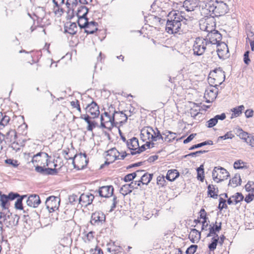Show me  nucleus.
I'll list each match as a JSON object with an SVG mask.
<instances>
[{"label":"nucleus","mask_w":254,"mask_h":254,"mask_svg":"<svg viewBox=\"0 0 254 254\" xmlns=\"http://www.w3.org/2000/svg\"><path fill=\"white\" fill-rule=\"evenodd\" d=\"M41 203L39 196L36 194H31L26 201L27 205L33 208H36Z\"/></svg>","instance_id":"obj_19"},{"label":"nucleus","mask_w":254,"mask_h":254,"mask_svg":"<svg viewBox=\"0 0 254 254\" xmlns=\"http://www.w3.org/2000/svg\"><path fill=\"white\" fill-rule=\"evenodd\" d=\"M127 148L133 151L136 150V146H138V140L135 137H133L129 140L126 141Z\"/></svg>","instance_id":"obj_26"},{"label":"nucleus","mask_w":254,"mask_h":254,"mask_svg":"<svg viewBox=\"0 0 254 254\" xmlns=\"http://www.w3.org/2000/svg\"><path fill=\"white\" fill-rule=\"evenodd\" d=\"M215 19L213 16L203 18L199 21V27L202 31L209 32L215 30Z\"/></svg>","instance_id":"obj_3"},{"label":"nucleus","mask_w":254,"mask_h":254,"mask_svg":"<svg viewBox=\"0 0 254 254\" xmlns=\"http://www.w3.org/2000/svg\"><path fill=\"white\" fill-rule=\"evenodd\" d=\"M65 4L68 9H74L78 4V0H67Z\"/></svg>","instance_id":"obj_43"},{"label":"nucleus","mask_w":254,"mask_h":254,"mask_svg":"<svg viewBox=\"0 0 254 254\" xmlns=\"http://www.w3.org/2000/svg\"><path fill=\"white\" fill-rule=\"evenodd\" d=\"M166 182L165 180V177L164 176H159L157 178V183L158 185H160L162 186H164L166 185V184H165Z\"/></svg>","instance_id":"obj_60"},{"label":"nucleus","mask_w":254,"mask_h":254,"mask_svg":"<svg viewBox=\"0 0 254 254\" xmlns=\"http://www.w3.org/2000/svg\"><path fill=\"white\" fill-rule=\"evenodd\" d=\"M98 24L95 21H89L88 17L84 20L83 23H80L79 24V27L81 29L90 28V27H97Z\"/></svg>","instance_id":"obj_28"},{"label":"nucleus","mask_w":254,"mask_h":254,"mask_svg":"<svg viewBox=\"0 0 254 254\" xmlns=\"http://www.w3.org/2000/svg\"><path fill=\"white\" fill-rule=\"evenodd\" d=\"M207 189L208 194L210 195V196L214 198H217L218 192V189H216L215 186L213 185H209L207 187Z\"/></svg>","instance_id":"obj_34"},{"label":"nucleus","mask_w":254,"mask_h":254,"mask_svg":"<svg viewBox=\"0 0 254 254\" xmlns=\"http://www.w3.org/2000/svg\"><path fill=\"white\" fill-rule=\"evenodd\" d=\"M91 254H104L102 250L98 247H96L94 250H90Z\"/></svg>","instance_id":"obj_64"},{"label":"nucleus","mask_w":254,"mask_h":254,"mask_svg":"<svg viewBox=\"0 0 254 254\" xmlns=\"http://www.w3.org/2000/svg\"><path fill=\"white\" fill-rule=\"evenodd\" d=\"M209 47L204 38L197 37L193 45V54L196 56H201L203 54L207 48L208 49Z\"/></svg>","instance_id":"obj_2"},{"label":"nucleus","mask_w":254,"mask_h":254,"mask_svg":"<svg viewBox=\"0 0 254 254\" xmlns=\"http://www.w3.org/2000/svg\"><path fill=\"white\" fill-rule=\"evenodd\" d=\"M183 9L180 6L176 8V19H181V21L187 20L186 15Z\"/></svg>","instance_id":"obj_37"},{"label":"nucleus","mask_w":254,"mask_h":254,"mask_svg":"<svg viewBox=\"0 0 254 254\" xmlns=\"http://www.w3.org/2000/svg\"><path fill=\"white\" fill-rule=\"evenodd\" d=\"M84 29V33H86L87 35L89 34H93L97 31H98V28L97 27H90V28H86Z\"/></svg>","instance_id":"obj_54"},{"label":"nucleus","mask_w":254,"mask_h":254,"mask_svg":"<svg viewBox=\"0 0 254 254\" xmlns=\"http://www.w3.org/2000/svg\"><path fill=\"white\" fill-rule=\"evenodd\" d=\"M212 178L217 183L227 179L229 176V173L227 171L221 167H215L212 171Z\"/></svg>","instance_id":"obj_7"},{"label":"nucleus","mask_w":254,"mask_h":254,"mask_svg":"<svg viewBox=\"0 0 254 254\" xmlns=\"http://www.w3.org/2000/svg\"><path fill=\"white\" fill-rule=\"evenodd\" d=\"M88 12L89 8L85 5H81L78 8L76 15L78 17L77 22L78 25L81 23V20L87 18Z\"/></svg>","instance_id":"obj_17"},{"label":"nucleus","mask_w":254,"mask_h":254,"mask_svg":"<svg viewBox=\"0 0 254 254\" xmlns=\"http://www.w3.org/2000/svg\"><path fill=\"white\" fill-rule=\"evenodd\" d=\"M85 109L87 112L90 113L92 119L97 118L100 115L99 107L94 101H92L91 103L88 104Z\"/></svg>","instance_id":"obj_12"},{"label":"nucleus","mask_w":254,"mask_h":254,"mask_svg":"<svg viewBox=\"0 0 254 254\" xmlns=\"http://www.w3.org/2000/svg\"><path fill=\"white\" fill-rule=\"evenodd\" d=\"M175 18L170 20L169 19L167 20L166 25V31L170 34H174L173 27L174 26Z\"/></svg>","instance_id":"obj_40"},{"label":"nucleus","mask_w":254,"mask_h":254,"mask_svg":"<svg viewBox=\"0 0 254 254\" xmlns=\"http://www.w3.org/2000/svg\"><path fill=\"white\" fill-rule=\"evenodd\" d=\"M216 237L217 238L213 237L212 238V242L208 245V248L210 251H214L216 248V246L219 241V237L218 235H216Z\"/></svg>","instance_id":"obj_42"},{"label":"nucleus","mask_w":254,"mask_h":254,"mask_svg":"<svg viewBox=\"0 0 254 254\" xmlns=\"http://www.w3.org/2000/svg\"><path fill=\"white\" fill-rule=\"evenodd\" d=\"M231 197L233 199L235 204L242 201L244 199V196L240 192H237L234 195H232Z\"/></svg>","instance_id":"obj_46"},{"label":"nucleus","mask_w":254,"mask_h":254,"mask_svg":"<svg viewBox=\"0 0 254 254\" xmlns=\"http://www.w3.org/2000/svg\"><path fill=\"white\" fill-rule=\"evenodd\" d=\"M107 156L112 157L113 158V161L119 159V155L120 154V152L117 150L116 148H112L109 150L107 152Z\"/></svg>","instance_id":"obj_38"},{"label":"nucleus","mask_w":254,"mask_h":254,"mask_svg":"<svg viewBox=\"0 0 254 254\" xmlns=\"http://www.w3.org/2000/svg\"><path fill=\"white\" fill-rule=\"evenodd\" d=\"M154 129L151 127H144L141 129L140 136L143 142L147 140H151V135Z\"/></svg>","instance_id":"obj_20"},{"label":"nucleus","mask_w":254,"mask_h":254,"mask_svg":"<svg viewBox=\"0 0 254 254\" xmlns=\"http://www.w3.org/2000/svg\"><path fill=\"white\" fill-rule=\"evenodd\" d=\"M234 131L235 134L241 139L244 140L245 142L247 141V140L249 139V136H250V134L247 132L244 131L241 128H236L234 129Z\"/></svg>","instance_id":"obj_31"},{"label":"nucleus","mask_w":254,"mask_h":254,"mask_svg":"<svg viewBox=\"0 0 254 254\" xmlns=\"http://www.w3.org/2000/svg\"><path fill=\"white\" fill-rule=\"evenodd\" d=\"M58 173V170L56 168H45L43 175H55Z\"/></svg>","instance_id":"obj_44"},{"label":"nucleus","mask_w":254,"mask_h":254,"mask_svg":"<svg viewBox=\"0 0 254 254\" xmlns=\"http://www.w3.org/2000/svg\"><path fill=\"white\" fill-rule=\"evenodd\" d=\"M9 200L7 197V195L2 194L1 191H0V205L2 208V210H9L10 206Z\"/></svg>","instance_id":"obj_24"},{"label":"nucleus","mask_w":254,"mask_h":254,"mask_svg":"<svg viewBox=\"0 0 254 254\" xmlns=\"http://www.w3.org/2000/svg\"><path fill=\"white\" fill-rule=\"evenodd\" d=\"M137 147H136V148H137L136 151L135 150V151H131L130 154L131 155H134L137 154H140L146 150L145 145L143 144V145H141V146H139L138 145V146H137Z\"/></svg>","instance_id":"obj_49"},{"label":"nucleus","mask_w":254,"mask_h":254,"mask_svg":"<svg viewBox=\"0 0 254 254\" xmlns=\"http://www.w3.org/2000/svg\"><path fill=\"white\" fill-rule=\"evenodd\" d=\"M247 42L248 41H249L250 40L254 41V33L253 32H252L251 30H247Z\"/></svg>","instance_id":"obj_63"},{"label":"nucleus","mask_w":254,"mask_h":254,"mask_svg":"<svg viewBox=\"0 0 254 254\" xmlns=\"http://www.w3.org/2000/svg\"><path fill=\"white\" fill-rule=\"evenodd\" d=\"M175 169H171L168 171L166 179L169 182H172L175 181Z\"/></svg>","instance_id":"obj_45"},{"label":"nucleus","mask_w":254,"mask_h":254,"mask_svg":"<svg viewBox=\"0 0 254 254\" xmlns=\"http://www.w3.org/2000/svg\"><path fill=\"white\" fill-rule=\"evenodd\" d=\"M175 133L168 131L165 130L163 132V135L164 136V140L165 141L170 142L172 140L175 139Z\"/></svg>","instance_id":"obj_39"},{"label":"nucleus","mask_w":254,"mask_h":254,"mask_svg":"<svg viewBox=\"0 0 254 254\" xmlns=\"http://www.w3.org/2000/svg\"><path fill=\"white\" fill-rule=\"evenodd\" d=\"M61 199L59 197L51 195L46 198L45 205L50 213L59 209Z\"/></svg>","instance_id":"obj_9"},{"label":"nucleus","mask_w":254,"mask_h":254,"mask_svg":"<svg viewBox=\"0 0 254 254\" xmlns=\"http://www.w3.org/2000/svg\"><path fill=\"white\" fill-rule=\"evenodd\" d=\"M204 38L208 44V47H210L213 45H217L220 43L222 36L218 31L214 30L208 32L207 36Z\"/></svg>","instance_id":"obj_6"},{"label":"nucleus","mask_w":254,"mask_h":254,"mask_svg":"<svg viewBox=\"0 0 254 254\" xmlns=\"http://www.w3.org/2000/svg\"><path fill=\"white\" fill-rule=\"evenodd\" d=\"M70 105L73 108H76L79 112H81V110L79 104V101L78 100H76V101H72L70 102Z\"/></svg>","instance_id":"obj_58"},{"label":"nucleus","mask_w":254,"mask_h":254,"mask_svg":"<svg viewBox=\"0 0 254 254\" xmlns=\"http://www.w3.org/2000/svg\"><path fill=\"white\" fill-rule=\"evenodd\" d=\"M14 207L15 209L18 210H23L24 209L23 206L22 201L21 198H17L15 202Z\"/></svg>","instance_id":"obj_52"},{"label":"nucleus","mask_w":254,"mask_h":254,"mask_svg":"<svg viewBox=\"0 0 254 254\" xmlns=\"http://www.w3.org/2000/svg\"><path fill=\"white\" fill-rule=\"evenodd\" d=\"M181 19H176V34H179L180 35L181 33H184V27H185V22H182Z\"/></svg>","instance_id":"obj_32"},{"label":"nucleus","mask_w":254,"mask_h":254,"mask_svg":"<svg viewBox=\"0 0 254 254\" xmlns=\"http://www.w3.org/2000/svg\"><path fill=\"white\" fill-rule=\"evenodd\" d=\"M221 225L222 223L220 222L218 225H214L212 227H210L209 228V233L207 234V237H211L213 235H217L216 234L217 232H219V231L221 229ZM216 238V236L215 237Z\"/></svg>","instance_id":"obj_36"},{"label":"nucleus","mask_w":254,"mask_h":254,"mask_svg":"<svg viewBox=\"0 0 254 254\" xmlns=\"http://www.w3.org/2000/svg\"><path fill=\"white\" fill-rule=\"evenodd\" d=\"M19 217L17 214L12 215L9 210L7 211L6 220L5 222V226L7 228H12L13 226H17L18 224Z\"/></svg>","instance_id":"obj_14"},{"label":"nucleus","mask_w":254,"mask_h":254,"mask_svg":"<svg viewBox=\"0 0 254 254\" xmlns=\"http://www.w3.org/2000/svg\"><path fill=\"white\" fill-rule=\"evenodd\" d=\"M40 157L43 159H46V162L43 163L44 166H48L50 164V160L49 159L51 157L49 155V154L46 152H39L37 153V154L34 155L32 157V160L31 162L33 163H34L35 162H38L40 161V160H37V158Z\"/></svg>","instance_id":"obj_22"},{"label":"nucleus","mask_w":254,"mask_h":254,"mask_svg":"<svg viewBox=\"0 0 254 254\" xmlns=\"http://www.w3.org/2000/svg\"><path fill=\"white\" fill-rule=\"evenodd\" d=\"M80 118L83 119L88 124L87 130L88 131H92L93 128L96 127H98V123L95 121H91L92 117L87 114L81 115Z\"/></svg>","instance_id":"obj_21"},{"label":"nucleus","mask_w":254,"mask_h":254,"mask_svg":"<svg viewBox=\"0 0 254 254\" xmlns=\"http://www.w3.org/2000/svg\"><path fill=\"white\" fill-rule=\"evenodd\" d=\"M10 118L5 113L0 112V128H3L9 122Z\"/></svg>","instance_id":"obj_30"},{"label":"nucleus","mask_w":254,"mask_h":254,"mask_svg":"<svg viewBox=\"0 0 254 254\" xmlns=\"http://www.w3.org/2000/svg\"><path fill=\"white\" fill-rule=\"evenodd\" d=\"M213 16L218 17L225 15L228 11V6L226 2L212 1Z\"/></svg>","instance_id":"obj_8"},{"label":"nucleus","mask_w":254,"mask_h":254,"mask_svg":"<svg viewBox=\"0 0 254 254\" xmlns=\"http://www.w3.org/2000/svg\"><path fill=\"white\" fill-rule=\"evenodd\" d=\"M197 248V245H192L190 246L186 250V254H193Z\"/></svg>","instance_id":"obj_51"},{"label":"nucleus","mask_w":254,"mask_h":254,"mask_svg":"<svg viewBox=\"0 0 254 254\" xmlns=\"http://www.w3.org/2000/svg\"><path fill=\"white\" fill-rule=\"evenodd\" d=\"M254 199V192L249 193L247 195H246L245 201L247 203L251 202Z\"/></svg>","instance_id":"obj_62"},{"label":"nucleus","mask_w":254,"mask_h":254,"mask_svg":"<svg viewBox=\"0 0 254 254\" xmlns=\"http://www.w3.org/2000/svg\"><path fill=\"white\" fill-rule=\"evenodd\" d=\"M216 47L217 55L220 59H224L227 57L229 50L227 45L224 42H221L217 45Z\"/></svg>","instance_id":"obj_18"},{"label":"nucleus","mask_w":254,"mask_h":254,"mask_svg":"<svg viewBox=\"0 0 254 254\" xmlns=\"http://www.w3.org/2000/svg\"><path fill=\"white\" fill-rule=\"evenodd\" d=\"M207 152V151H206V150L197 151L196 152H192V153H190V154H189L188 155H185V157H187L188 156H191V157L198 156L200 154H203V153H206Z\"/></svg>","instance_id":"obj_53"},{"label":"nucleus","mask_w":254,"mask_h":254,"mask_svg":"<svg viewBox=\"0 0 254 254\" xmlns=\"http://www.w3.org/2000/svg\"><path fill=\"white\" fill-rule=\"evenodd\" d=\"M241 179L240 175L239 174H236L234 177L230 180L229 185L233 184L235 185L234 187H236L238 185H241Z\"/></svg>","instance_id":"obj_41"},{"label":"nucleus","mask_w":254,"mask_h":254,"mask_svg":"<svg viewBox=\"0 0 254 254\" xmlns=\"http://www.w3.org/2000/svg\"><path fill=\"white\" fill-rule=\"evenodd\" d=\"M96 195L91 193H82L79 197V203L81 204L82 206H87L91 204Z\"/></svg>","instance_id":"obj_15"},{"label":"nucleus","mask_w":254,"mask_h":254,"mask_svg":"<svg viewBox=\"0 0 254 254\" xmlns=\"http://www.w3.org/2000/svg\"><path fill=\"white\" fill-rule=\"evenodd\" d=\"M114 189L112 185L104 186L99 187L98 190L94 191L96 196L98 194L102 197L109 198L113 195Z\"/></svg>","instance_id":"obj_10"},{"label":"nucleus","mask_w":254,"mask_h":254,"mask_svg":"<svg viewBox=\"0 0 254 254\" xmlns=\"http://www.w3.org/2000/svg\"><path fill=\"white\" fill-rule=\"evenodd\" d=\"M138 181H132L130 184L123 185L120 189V192L124 196L132 192V190L137 189Z\"/></svg>","instance_id":"obj_16"},{"label":"nucleus","mask_w":254,"mask_h":254,"mask_svg":"<svg viewBox=\"0 0 254 254\" xmlns=\"http://www.w3.org/2000/svg\"><path fill=\"white\" fill-rule=\"evenodd\" d=\"M234 137V135L231 133V131L227 132L224 135L220 136L218 137V139H232Z\"/></svg>","instance_id":"obj_61"},{"label":"nucleus","mask_w":254,"mask_h":254,"mask_svg":"<svg viewBox=\"0 0 254 254\" xmlns=\"http://www.w3.org/2000/svg\"><path fill=\"white\" fill-rule=\"evenodd\" d=\"M200 0H185L182 3V1L176 2V8L179 6L182 9H185L187 11H192L198 8Z\"/></svg>","instance_id":"obj_5"},{"label":"nucleus","mask_w":254,"mask_h":254,"mask_svg":"<svg viewBox=\"0 0 254 254\" xmlns=\"http://www.w3.org/2000/svg\"><path fill=\"white\" fill-rule=\"evenodd\" d=\"M210 75H212L213 77H216L217 76L222 77V80L220 81L217 82L214 85H210L206 89L204 97L207 103L212 102L216 99L218 94V88L217 87L219 86V84H221V83L224 81L225 78L224 72L220 68L214 70L213 72L211 73ZM212 80H215V77L208 78L209 83H212Z\"/></svg>","instance_id":"obj_1"},{"label":"nucleus","mask_w":254,"mask_h":254,"mask_svg":"<svg viewBox=\"0 0 254 254\" xmlns=\"http://www.w3.org/2000/svg\"><path fill=\"white\" fill-rule=\"evenodd\" d=\"M7 215V211L6 212H3V210L0 211V222L5 224V221L6 220V217Z\"/></svg>","instance_id":"obj_55"},{"label":"nucleus","mask_w":254,"mask_h":254,"mask_svg":"<svg viewBox=\"0 0 254 254\" xmlns=\"http://www.w3.org/2000/svg\"><path fill=\"white\" fill-rule=\"evenodd\" d=\"M212 1H200L198 7V10L201 15L206 18L213 16Z\"/></svg>","instance_id":"obj_4"},{"label":"nucleus","mask_w":254,"mask_h":254,"mask_svg":"<svg viewBox=\"0 0 254 254\" xmlns=\"http://www.w3.org/2000/svg\"><path fill=\"white\" fill-rule=\"evenodd\" d=\"M190 114L191 117H192L193 119H196V117L197 116L200 117L202 115V114L200 113L199 112H198L197 110L193 109H190Z\"/></svg>","instance_id":"obj_57"},{"label":"nucleus","mask_w":254,"mask_h":254,"mask_svg":"<svg viewBox=\"0 0 254 254\" xmlns=\"http://www.w3.org/2000/svg\"><path fill=\"white\" fill-rule=\"evenodd\" d=\"M246 190L248 192H251L254 193V182H248L245 185Z\"/></svg>","instance_id":"obj_48"},{"label":"nucleus","mask_w":254,"mask_h":254,"mask_svg":"<svg viewBox=\"0 0 254 254\" xmlns=\"http://www.w3.org/2000/svg\"><path fill=\"white\" fill-rule=\"evenodd\" d=\"M153 174L144 173L137 182V186H140V184L147 185L151 181Z\"/></svg>","instance_id":"obj_27"},{"label":"nucleus","mask_w":254,"mask_h":254,"mask_svg":"<svg viewBox=\"0 0 254 254\" xmlns=\"http://www.w3.org/2000/svg\"><path fill=\"white\" fill-rule=\"evenodd\" d=\"M106 221V216L101 211H96L92 214L90 223L92 225L102 224Z\"/></svg>","instance_id":"obj_11"},{"label":"nucleus","mask_w":254,"mask_h":254,"mask_svg":"<svg viewBox=\"0 0 254 254\" xmlns=\"http://www.w3.org/2000/svg\"><path fill=\"white\" fill-rule=\"evenodd\" d=\"M19 196V193L17 192H10L8 195H7V197H8V198L9 200H13L15 199L16 198H18V197Z\"/></svg>","instance_id":"obj_59"},{"label":"nucleus","mask_w":254,"mask_h":254,"mask_svg":"<svg viewBox=\"0 0 254 254\" xmlns=\"http://www.w3.org/2000/svg\"><path fill=\"white\" fill-rule=\"evenodd\" d=\"M4 162L5 164L11 166L14 168H16L19 165L18 161L13 159H6L4 160Z\"/></svg>","instance_id":"obj_47"},{"label":"nucleus","mask_w":254,"mask_h":254,"mask_svg":"<svg viewBox=\"0 0 254 254\" xmlns=\"http://www.w3.org/2000/svg\"><path fill=\"white\" fill-rule=\"evenodd\" d=\"M245 109L244 105H240L237 107L233 108L231 109V111L233 112L231 119L240 116L242 114V111Z\"/></svg>","instance_id":"obj_35"},{"label":"nucleus","mask_w":254,"mask_h":254,"mask_svg":"<svg viewBox=\"0 0 254 254\" xmlns=\"http://www.w3.org/2000/svg\"><path fill=\"white\" fill-rule=\"evenodd\" d=\"M69 202L71 204H75L77 202H79V197L76 194H72L69 196L68 197Z\"/></svg>","instance_id":"obj_50"},{"label":"nucleus","mask_w":254,"mask_h":254,"mask_svg":"<svg viewBox=\"0 0 254 254\" xmlns=\"http://www.w3.org/2000/svg\"><path fill=\"white\" fill-rule=\"evenodd\" d=\"M64 33H67L71 35H75L77 32V27L76 22H66L64 26Z\"/></svg>","instance_id":"obj_23"},{"label":"nucleus","mask_w":254,"mask_h":254,"mask_svg":"<svg viewBox=\"0 0 254 254\" xmlns=\"http://www.w3.org/2000/svg\"><path fill=\"white\" fill-rule=\"evenodd\" d=\"M155 130H154V131L152 132V135H151V140L152 141H156L158 140L161 139L163 140L164 136L163 135V133L161 134L160 130L156 127Z\"/></svg>","instance_id":"obj_33"},{"label":"nucleus","mask_w":254,"mask_h":254,"mask_svg":"<svg viewBox=\"0 0 254 254\" xmlns=\"http://www.w3.org/2000/svg\"><path fill=\"white\" fill-rule=\"evenodd\" d=\"M201 233L195 229H191L189 238L192 243H197L200 239Z\"/></svg>","instance_id":"obj_25"},{"label":"nucleus","mask_w":254,"mask_h":254,"mask_svg":"<svg viewBox=\"0 0 254 254\" xmlns=\"http://www.w3.org/2000/svg\"><path fill=\"white\" fill-rule=\"evenodd\" d=\"M45 15V11L43 7H38L36 8V12L34 13V15L37 18V26L42 28L46 26V24L44 23V15ZM49 23L47 24L49 25Z\"/></svg>","instance_id":"obj_13"},{"label":"nucleus","mask_w":254,"mask_h":254,"mask_svg":"<svg viewBox=\"0 0 254 254\" xmlns=\"http://www.w3.org/2000/svg\"><path fill=\"white\" fill-rule=\"evenodd\" d=\"M207 127H212L215 126L216 124L217 123V120L214 117L213 118L210 119L209 121H207Z\"/></svg>","instance_id":"obj_56"},{"label":"nucleus","mask_w":254,"mask_h":254,"mask_svg":"<svg viewBox=\"0 0 254 254\" xmlns=\"http://www.w3.org/2000/svg\"><path fill=\"white\" fill-rule=\"evenodd\" d=\"M73 211L71 209H66L62 212L60 219L67 222L71 220L73 218Z\"/></svg>","instance_id":"obj_29"}]
</instances>
